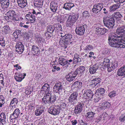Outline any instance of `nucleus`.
Instances as JSON below:
<instances>
[{
    "mask_svg": "<svg viewBox=\"0 0 125 125\" xmlns=\"http://www.w3.org/2000/svg\"><path fill=\"white\" fill-rule=\"evenodd\" d=\"M60 108L59 106L55 107H51L48 110V112L52 115H58L60 112Z\"/></svg>",
    "mask_w": 125,
    "mask_h": 125,
    "instance_id": "5",
    "label": "nucleus"
},
{
    "mask_svg": "<svg viewBox=\"0 0 125 125\" xmlns=\"http://www.w3.org/2000/svg\"><path fill=\"white\" fill-rule=\"evenodd\" d=\"M110 105L109 102H104L102 104V107L104 108L107 107V106H109Z\"/></svg>",
    "mask_w": 125,
    "mask_h": 125,
    "instance_id": "51",
    "label": "nucleus"
},
{
    "mask_svg": "<svg viewBox=\"0 0 125 125\" xmlns=\"http://www.w3.org/2000/svg\"><path fill=\"white\" fill-rule=\"evenodd\" d=\"M108 30L107 29L105 28H102L100 34L102 35H103Z\"/></svg>",
    "mask_w": 125,
    "mask_h": 125,
    "instance_id": "56",
    "label": "nucleus"
},
{
    "mask_svg": "<svg viewBox=\"0 0 125 125\" xmlns=\"http://www.w3.org/2000/svg\"><path fill=\"white\" fill-rule=\"evenodd\" d=\"M18 5L21 8H24L27 5L26 0H17Z\"/></svg>",
    "mask_w": 125,
    "mask_h": 125,
    "instance_id": "28",
    "label": "nucleus"
},
{
    "mask_svg": "<svg viewBox=\"0 0 125 125\" xmlns=\"http://www.w3.org/2000/svg\"><path fill=\"white\" fill-rule=\"evenodd\" d=\"M85 31L84 25L76 27L75 31L76 34L82 36L84 34Z\"/></svg>",
    "mask_w": 125,
    "mask_h": 125,
    "instance_id": "11",
    "label": "nucleus"
},
{
    "mask_svg": "<svg viewBox=\"0 0 125 125\" xmlns=\"http://www.w3.org/2000/svg\"><path fill=\"white\" fill-rule=\"evenodd\" d=\"M78 93L76 92H73L70 96L69 98V102L76 101L77 100Z\"/></svg>",
    "mask_w": 125,
    "mask_h": 125,
    "instance_id": "18",
    "label": "nucleus"
},
{
    "mask_svg": "<svg viewBox=\"0 0 125 125\" xmlns=\"http://www.w3.org/2000/svg\"><path fill=\"white\" fill-rule=\"evenodd\" d=\"M0 45L4 47L5 46V40L4 39V37L1 36H0Z\"/></svg>",
    "mask_w": 125,
    "mask_h": 125,
    "instance_id": "45",
    "label": "nucleus"
},
{
    "mask_svg": "<svg viewBox=\"0 0 125 125\" xmlns=\"http://www.w3.org/2000/svg\"><path fill=\"white\" fill-rule=\"evenodd\" d=\"M115 2H118L119 3H123L125 1V0H114Z\"/></svg>",
    "mask_w": 125,
    "mask_h": 125,
    "instance_id": "62",
    "label": "nucleus"
},
{
    "mask_svg": "<svg viewBox=\"0 0 125 125\" xmlns=\"http://www.w3.org/2000/svg\"><path fill=\"white\" fill-rule=\"evenodd\" d=\"M56 29L57 32V31H59L61 30L62 28L61 25L60 24H58L56 25Z\"/></svg>",
    "mask_w": 125,
    "mask_h": 125,
    "instance_id": "55",
    "label": "nucleus"
},
{
    "mask_svg": "<svg viewBox=\"0 0 125 125\" xmlns=\"http://www.w3.org/2000/svg\"><path fill=\"white\" fill-rule=\"evenodd\" d=\"M52 33L47 31L45 32L44 35L46 39H49L51 36Z\"/></svg>",
    "mask_w": 125,
    "mask_h": 125,
    "instance_id": "50",
    "label": "nucleus"
},
{
    "mask_svg": "<svg viewBox=\"0 0 125 125\" xmlns=\"http://www.w3.org/2000/svg\"><path fill=\"white\" fill-rule=\"evenodd\" d=\"M35 105V104L34 103V102H33L30 104L28 106V107L29 109H33V108Z\"/></svg>",
    "mask_w": 125,
    "mask_h": 125,
    "instance_id": "58",
    "label": "nucleus"
},
{
    "mask_svg": "<svg viewBox=\"0 0 125 125\" xmlns=\"http://www.w3.org/2000/svg\"><path fill=\"white\" fill-rule=\"evenodd\" d=\"M85 68L83 66H79L77 68L76 70L74 72L76 76L78 74L80 75H81L84 74V72L85 71Z\"/></svg>",
    "mask_w": 125,
    "mask_h": 125,
    "instance_id": "16",
    "label": "nucleus"
},
{
    "mask_svg": "<svg viewBox=\"0 0 125 125\" xmlns=\"http://www.w3.org/2000/svg\"><path fill=\"white\" fill-rule=\"evenodd\" d=\"M103 23L104 26L109 29L112 28L115 25V20L112 16L107 15L103 18Z\"/></svg>",
    "mask_w": 125,
    "mask_h": 125,
    "instance_id": "2",
    "label": "nucleus"
},
{
    "mask_svg": "<svg viewBox=\"0 0 125 125\" xmlns=\"http://www.w3.org/2000/svg\"><path fill=\"white\" fill-rule=\"evenodd\" d=\"M58 7V4L56 2L52 1L50 3V9L53 12L55 13L56 12L57 10Z\"/></svg>",
    "mask_w": 125,
    "mask_h": 125,
    "instance_id": "15",
    "label": "nucleus"
},
{
    "mask_svg": "<svg viewBox=\"0 0 125 125\" xmlns=\"http://www.w3.org/2000/svg\"><path fill=\"white\" fill-rule=\"evenodd\" d=\"M103 4L102 3H98L93 6L92 11L93 12L95 13H97L100 11L103 8Z\"/></svg>",
    "mask_w": 125,
    "mask_h": 125,
    "instance_id": "7",
    "label": "nucleus"
},
{
    "mask_svg": "<svg viewBox=\"0 0 125 125\" xmlns=\"http://www.w3.org/2000/svg\"><path fill=\"white\" fill-rule=\"evenodd\" d=\"M1 6L3 9L7 8L10 4V0H0Z\"/></svg>",
    "mask_w": 125,
    "mask_h": 125,
    "instance_id": "21",
    "label": "nucleus"
},
{
    "mask_svg": "<svg viewBox=\"0 0 125 125\" xmlns=\"http://www.w3.org/2000/svg\"><path fill=\"white\" fill-rule=\"evenodd\" d=\"M59 43L62 45V47H64L65 49L67 47V45L68 44L69 42L64 37L60 39Z\"/></svg>",
    "mask_w": 125,
    "mask_h": 125,
    "instance_id": "22",
    "label": "nucleus"
},
{
    "mask_svg": "<svg viewBox=\"0 0 125 125\" xmlns=\"http://www.w3.org/2000/svg\"><path fill=\"white\" fill-rule=\"evenodd\" d=\"M74 6V4L73 3H66L64 4L63 7L66 10H69Z\"/></svg>",
    "mask_w": 125,
    "mask_h": 125,
    "instance_id": "34",
    "label": "nucleus"
},
{
    "mask_svg": "<svg viewBox=\"0 0 125 125\" xmlns=\"http://www.w3.org/2000/svg\"><path fill=\"white\" fill-rule=\"evenodd\" d=\"M116 95V92L115 91H113L110 92L108 94V95L111 98L115 96Z\"/></svg>",
    "mask_w": 125,
    "mask_h": 125,
    "instance_id": "49",
    "label": "nucleus"
},
{
    "mask_svg": "<svg viewBox=\"0 0 125 125\" xmlns=\"http://www.w3.org/2000/svg\"><path fill=\"white\" fill-rule=\"evenodd\" d=\"M71 123L72 125H75L76 124L78 123L77 121L76 120H73L71 121Z\"/></svg>",
    "mask_w": 125,
    "mask_h": 125,
    "instance_id": "64",
    "label": "nucleus"
},
{
    "mask_svg": "<svg viewBox=\"0 0 125 125\" xmlns=\"http://www.w3.org/2000/svg\"><path fill=\"white\" fill-rule=\"evenodd\" d=\"M118 64L114 62L112 63L111 66L108 68V71L109 72H111L118 66Z\"/></svg>",
    "mask_w": 125,
    "mask_h": 125,
    "instance_id": "35",
    "label": "nucleus"
},
{
    "mask_svg": "<svg viewBox=\"0 0 125 125\" xmlns=\"http://www.w3.org/2000/svg\"><path fill=\"white\" fill-rule=\"evenodd\" d=\"M4 77L2 73L0 74V93L1 92V88H3L4 87Z\"/></svg>",
    "mask_w": 125,
    "mask_h": 125,
    "instance_id": "37",
    "label": "nucleus"
},
{
    "mask_svg": "<svg viewBox=\"0 0 125 125\" xmlns=\"http://www.w3.org/2000/svg\"><path fill=\"white\" fill-rule=\"evenodd\" d=\"M21 31L19 30H16L13 33V34L16 38H18V36L21 34Z\"/></svg>",
    "mask_w": 125,
    "mask_h": 125,
    "instance_id": "48",
    "label": "nucleus"
},
{
    "mask_svg": "<svg viewBox=\"0 0 125 125\" xmlns=\"http://www.w3.org/2000/svg\"><path fill=\"white\" fill-rule=\"evenodd\" d=\"M99 66L97 64H95L93 66L90 67L89 69V72L91 74L95 73L99 68Z\"/></svg>",
    "mask_w": 125,
    "mask_h": 125,
    "instance_id": "23",
    "label": "nucleus"
},
{
    "mask_svg": "<svg viewBox=\"0 0 125 125\" xmlns=\"http://www.w3.org/2000/svg\"><path fill=\"white\" fill-rule=\"evenodd\" d=\"M116 34L111 33L109 35L108 41L111 46L116 48H125V26L117 28L116 30Z\"/></svg>",
    "mask_w": 125,
    "mask_h": 125,
    "instance_id": "1",
    "label": "nucleus"
},
{
    "mask_svg": "<svg viewBox=\"0 0 125 125\" xmlns=\"http://www.w3.org/2000/svg\"><path fill=\"white\" fill-rule=\"evenodd\" d=\"M88 12L87 11H85L83 13V15L84 17H86L88 16Z\"/></svg>",
    "mask_w": 125,
    "mask_h": 125,
    "instance_id": "60",
    "label": "nucleus"
},
{
    "mask_svg": "<svg viewBox=\"0 0 125 125\" xmlns=\"http://www.w3.org/2000/svg\"><path fill=\"white\" fill-rule=\"evenodd\" d=\"M60 106L61 107L63 108L67 106L66 104L63 102H61V103Z\"/></svg>",
    "mask_w": 125,
    "mask_h": 125,
    "instance_id": "59",
    "label": "nucleus"
},
{
    "mask_svg": "<svg viewBox=\"0 0 125 125\" xmlns=\"http://www.w3.org/2000/svg\"><path fill=\"white\" fill-rule=\"evenodd\" d=\"M95 114V113L91 111H87L85 115L87 119H89L90 120H92L94 119V115Z\"/></svg>",
    "mask_w": 125,
    "mask_h": 125,
    "instance_id": "27",
    "label": "nucleus"
},
{
    "mask_svg": "<svg viewBox=\"0 0 125 125\" xmlns=\"http://www.w3.org/2000/svg\"><path fill=\"white\" fill-rule=\"evenodd\" d=\"M83 105L84 104H80L76 106L74 110V113L76 115L79 114L81 113Z\"/></svg>",
    "mask_w": 125,
    "mask_h": 125,
    "instance_id": "20",
    "label": "nucleus"
},
{
    "mask_svg": "<svg viewBox=\"0 0 125 125\" xmlns=\"http://www.w3.org/2000/svg\"><path fill=\"white\" fill-rule=\"evenodd\" d=\"M119 120L121 122H123L125 120V114L122 115L119 117Z\"/></svg>",
    "mask_w": 125,
    "mask_h": 125,
    "instance_id": "54",
    "label": "nucleus"
},
{
    "mask_svg": "<svg viewBox=\"0 0 125 125\" xmlns=\"http://www.w3.org/2000/svg\"><path fill=\"white\" fill-rule=\"evenodd\" d=\"M84 92V93L83 95V99H87L91 98L94 95L92 91L89 89L85 90Z\"/></svg>",
    "mask_w": 125,
    "mask_h": 125,
    "instance_id": "9",
    "label": "nucleus"
},
{
    "mask_svg": "<svg viewBox=\"0 0 125 125\" xmlns=\"http://www.w3.org/2000/svg\"><path fill=\"white\" fill-rule=\"evenodd\" d=\"M3 28V31L5 33L7 34L9 33L10 29L9 25H5Z\"/></svg>",
    "mask_w": 125,
    "mask_h": 125,
    "instance_id": "43",
    "label": "nucleus"
},
{
    "mask_svg": "<svg viewBox=\"0 0 125 125\" xmlns=\"http://www.w3.org/2000/svg\"><path fill=\"white\" fill-rule=\"evenodd\" d=\"M73 63H76L78 62H80L81 60L79 58V55L78 54L75 53L74 55V57L73 59Z\"/></svg>",
    "mask_w": 125,
    "mask_h": 125,
    "instance_id": "33",
    "label": "nucleus"
},
{
    "mask_svg": "<svg viewBox=\"0 0 125 125\" xmlns=\"http://www.w3.org/2000/svg\"><path fill=\"white\" fill-rule=\"evenodd\" d=\"M44 110L41 108H37L35 111V114L36 116L40 115L43 112Z\"/></svg>",
    "mask_w": 125,
    "mask_h": 125,
    "instance_id": "41",
    "label": "nucleus"
},
{
    "mask_svg": "<svg viewBox=\"0 0 125 125\" xmlns=\"http://www.w3.org/2000/svg\"><path fill=\"white\" fill-rule=\"evenodd\" d=\"M32 91V90L31 88H27L26 89L25 93L27 95H29L31 94Z\"/></svg>",
    "mask_w": 125,
    "mask_h": 125,
    "instance_id": "52",
    "label": "nucleus"
},
{
    "mask_svg": "<svg viewBox=\"0 0 125 125\" xmlns=\"http://www.w3.org/2000/svg\"><path fill=\"white\" fill-rule=\"evenodd\" d=\"M101 81V79L99 78H95L92 81V84L94 85V87L96 86L97 87L99 85Z\"/></svg>",
    "mask_w": 125,
    "mask_h": 125,
    "instance_id": "30",
    "label": "nucleus"
},
{
    "mask_svg": "<svg viewBox=\"0 0 125 125\" xmlns=\"http://www.w3.org/2000/svg\"><path fill=\"white\" fill-rule=\"evenodd\" d=\"M105 90L103 88H100L98 89L97 90L95 94V96L96 97V98L95 99V100H96V101L97 100V102H98L99 99H100V96L102 94H104V93Z\"/></svg>",
    "mask_w": 125,
    "mask_h": 125,
    "instance_id": "12",
    "label": "nucleus"
},
{
    "mask_svg": "<svg viewBox=\"0 0 125 125\" xmlns=\"http://www.w3.org/2000/svg\"><path fill=\"white\" fill-rule=\"evenodd\" d=\"M54 69L56 70L57 71H58L60 70V67H57L55 65L52 66Z\"/></svg>",
    "mask_w": 125,
    "mask_h": 125,
    "instance_id": "61",
    "label": "nucleus"
},
{
    "mask_svg": "<svg viewBox=\"0 0 125 125\" xmlns=\"http://www.w3.org/2000/svg\"><path fill=\"white\" fill-rule=\"evenodd\" d=\"M6 15L8 17L9 19L13 21H18L20 20L18 15L13 10H10L7 12Z\"/></svg>",
    "mask_w": 125,
    "mask_h": 125,
    "instance_id": "4",
    "label": "nucleus"
},
{
    "mask_svg": "<svg viewBox=\"0 0 125 125\" xmlns=\"http://www.w3.org/2000/svg\"><path fill=\"white\" fill-rule=\"evenodd\" d=\"M31 50L32 52L35 54H38L39 51V48L36 45H33L32 46Z\"/></svg>",
    "mask_w": 125,
    "mask_h": 125,
    "instance_id": "38",
    "label": "nucleus"
},
{
    "mask_svg": "<svg viewBox=\"0 0 125 125\" xmlns=\"http://www.w3.org/2000/svg\"><path fill=\"white\" fill-rule=\"evenodd\" d=\"M82 83L79 81H77L75 82H73L71 86L72 89L76 88L78 89L81 88L82 86Z\"/></svg>",
    "mask_w": 125,
    "mask_h": 125,
    "instance_id": "17",
    "label": "nucleus"
},
{
    "mask_svg": "<svg viewBox=\"0 0 125 125\" xmlns=\"http://www.w3.org/2000/svg\"><path fill=\"white\" fill-rule=\"evenodd\" d=\"M64 36H65V37L64 36V38H65L69 42L72 39V35L70 34H66Z\"/></svg>",
    "mask_w": 125,
    "mask_h": 125,
    "instance_id": "46",
    "label": "nucleus"
},
{
    "mask_svg": "<svg viewBox=\"0 0 125 125\" xmlns=\"http://www.w3.org/2000/svg\"><path fill=\"white\" fill-rule=\"evenodd\" d=\"M42 89L45 92H49L50 89L49 85L47 83H45L43 85Z\"/></svg>",
    "mask_w": 125,
    "mask_h": 125,
    "instance_id": "39",
    "label": "nucleus"
},
{
    "mask_svg": "<svg viewBox=\"0 0 125 125\" xmlns=\"http://www.w3.org/2000/svg\"><path fill=\"white\" fill-rule=\"evenodd\" d=\"M96 31L98 32H99L100 34L101 30L102 28L100 27H97L96 28Z\"/></svg>",
    "mask_w": 125,
    "mask_h": 125,
    "instance_id": "63",
    "label": "nucleus"
},
{
    "mask_svg": "<svg viewBox=\"0 0 125 125\" xmlns=\"http://www.w3.org/2000/svg\"><path fill=\"white\" fill-rule=\"evenodd\" d=\"M6 116L4 113H1L0 115V123L3 125H6Z\"/></svg>",
    "mask_w": 125,
    "mask_h": 125,
    "instance_id": "31",
    "label": "nucleus"
},
{
    "mask_svg": "<svg viewBox=\"0 0 125 125\" xmlns=\"http://www.w3.org/2000/svg\"><path fill=\"white\" fill-rule=\"evenodd\" d=\"M51 94L48 93L45 94L43 98H42L43 102H50L51 100Z\"/></svg>",
    "mask_w": 125,
    "mask_h": 125,
    "instance_id": "32",
    "label": "nucleus"
},
{
    "mask_svg": "<svg viewBox=\"0 0 125 125\" xmlns=\"http://www.w3.org/2000/svg\"><path fill=\"white\" fill-rule=\"evenodd\" d=\"M16 48V51L19 54H21L24 50V45L21 42H17Z\"/></svg>",
    "mask_w": 125,
    "mask_h": 125,
    "instance_id": "10",
    "label": "nucleus"
},
{
    "mask_svg": "<svg viewBox=\"0 0 125 125\" xmlns=\"http://www.w3.org/2000/svg\"><path fill=\"white\" fill-rule=\"evenodd\" d=\"M112 17H113L114 18H115L117 20H119L122 17V15L119 12H116L113 14Z\"/></svg>",
    "mask_w": 125,
    "mask_h": 125,
    "instance_id": "36",
    "label": "nucleus"
},
{
    "mask_svg": "<svg viewBox=\"0 0 125 125\" xmlns=\"http://www.w3.org/2000/svg\"><path fill=\"white\" fill-rule=\"evenodd\" d=\"M94 47L90 45H87L85 48V50L86 51L91 50L93 49Z\"/></svg>",
    "mask_w": 125,
    "mask_h": 125,
    "instance_id": "53",
    "label": "nucleus"
},
{
    "mask_svg": "<svg viewBox=\"0 0 125 125\" xmlns=\"http://www.w3.org/2000/svg\"><path fill=\"white\" fill-rule=\"evenodd\" d=\"M58 60L59 64L62 66L63 68H65L66 60L64 58L63 56H62L59 58Z\"/></svg>",
    "mask_w": 125,
    "mask_h": 125,
    "instance_id": "29",
    "label": "nucleus"
},
{
    "mask_svg": "<svg viewBox=\"0 0 125 125\" xmlns=\"http://www.w3.org/2000/svg\"><path fill=\"white\" fill-rule=\"evenodd\" d=\"M101 64L105 67H107L108 71V68L110 66L109 59L107 57L104 58L103 62Z\"/></svg>",
    "mask_w": 125,
    "mask_h": 125,
    "instance_id": "24",
    "label": "nucleus"
},
{
    "mask_svg": "<svg viewBox=\"0 0 125 125\" xmlns=\"http://www.w3.org/2000/svg\"><path fill=\"white\" fill-rule=\"evenodd\" d=\"M117 73L119 76H123L125 75V65L121 67L118 70Z\"/></svg>",
    "mask_w": 125,
    "mask_h": 125,
    "instance_id": "25",
    "label": "nucleus"
},
{
    "mask_svg": "<svg viewBox=\"0 0 125 125\" xmlns=\"http://www.w3.org/2000/svg\"><path fill=\"white\" fill-rule=\"evenodd\" d=\"M25 18L28 21H30L31 22L33 23L35 21V17L31 12H28L25 15Z\"/></svg>",
    "mask_w": 125,
    "mask_h": 125,
    "instance_id": "13",
    "label": "nucleus"
},
{
    "mask_svg": "<svg viewBox=\"0 0 125 125\" xmlns=\"http://www.w3.org/2000/svg\"><path fill=\"white\" fill-rule=\"evenodd\" d=\"M78 16L75 14L70 15L66 21V25L67 27H71L77 20Z\"/></svg>",
    "mask_w": 125,
    "mask_h": 125,
    "instance_id": "3",
    "label": "nucleus"
},
{
    "mask_svg": "<svg viewBox=\"0 0 125 125\" xmlns=\"http://www.w3.org/2000/svg\"><path fill=\"white\" fill-rule=\"evenodd\" d=\"M46 30L47 31L52 33L54 31V28L52 25H50L47 26Z\"/></svg>",
    "mask_w": 125,
    "mask_h": 125,
    "instance_id": "42",
    "label": "nucleus"
},
{
    "mask_svg": "<svg viewBox=\"0 0 125 125\" xmlns=\"http://www.w3.org/2000/svg\"><path fill=\"white\" fill-rule=\"evenodd\" d=\"M57 33L58 35L61 37H64V34H63V32L61 30L59 31H57Z\"/></svg>",
    "mask_w": 125,
    "mask_h": 125,
    "instance_id": "57",
    "label": "nucleus"
},
{
    "mask_svg": "<svg viewBox=\"0 0 125 125\" xmlns=\"http://www.w3.org/2000/svg\"><path fill=\"white\" fill-rule=\"evenodd\" d=\"M42 0H34V4L35 8L39 9L41 8L43 5Z\"/></svg>",
    "mask_w": 125,
    "mask_h": 125,
    "instance_id": "26",
    "label": "nucleus"
},
{
    "mask_svg": "<svg viewBox=\"0 0 125 125\" xmlns=\"http://www.w3.org/2000/svg\"><path fill=\"white\" fill-rule=\"evenodd\" d=\"M51 100L50 102H55L57 101L59 99L58 97L56 95L51 96L50 97Z\"/></svg>",
    "mask_w": 125,
    "mask_h": 125,
    "instance_id": "47",
    "label": "nucleus"
},
{
    "mask_svg": "<svg viewBox=\"0 0 125 125\" xmlns=\"http://www.w3.org/2000/svg\"><path fill=\"white\" fill-rule=\"evenodd\" d=\"M15 74L16 75L14 76V78L16 81L18 82H21L26 75V73H23L22 74L20 72L16 73Z\"/></svg>",
    "mask_w": 125,
    "mask_h": 125,
    "instance_id": "8",
    "label": "nucleus"
},
{
    "mask_svg": "<svg viewBox=\"0 0 125 125\" xmlns=\"http://www.w3.org/2000/svg\"><path fill=\"white\" fill-rule=\"evenodd\" d=\"M76 76L74 72H71L66 76V78L67 81L70 82L75 79Z\"/></svg>",
    "mask_w": 125,
    "mask_h": 125,
    "instance_id": "14",
    "label": "nucleus"
},
{
    "mask_svg": "<svg viewBox=\"0 0 125 125\" xmlns=\"http://www.w3.org/2000/svg\"><path fill=\"white\" fill-rule=\"evenodd\" d=\"M73 62V60L71 59H69L67 60H66V65L65 68H67L70 65H71L72 64Z\"/></svg>",
    "mask_w": 125,
    "mask_h": 125,
    "instance_id": "44",
    "label": "nucleus"
},
{
    "mask_svg": "<svg viewBox=\"0 0 125 125\" xmlns=\"http://www.w3.org/2000/svg\"><path fill=\"white\" fill-rule=\"evenodd\" d=\"M119 6L120 5L118 4H114L110 7V10L111 11H114L117 9Z\"/></svg>",
    "mask_w": 125,
    "mask_h": 125,
    "instance_id": "40",
    "label": "nucleus"
},
{
    "mask_svg": "<svg viewBox=\"0 0 125 125\" xmlns=\"http://www.w3.org/2000/svg\"><path fill=\"white\" fill-rule=\"evenodd\" d=\"M20 112V111L18 109H15L13 113L10 115V119L12 120L17 118L19 116Z\"/></svg>",
    "mask_w": 125,
    "mask_h": 125,
    "instance_id": "19",
    "label": "nucleus"
},
{
    "mask_svg": "<svg viewBox=\"0 0 125 125\" xmlns=\"http://www.w3.org/2000/svg\"><path fill=\"white\" fill-rule=\"evenodd\" d=\"M63 86L62 83L60 82L56 83L54 85L53 88V92L55 93H59L62 91Z\"/></svg>",
    "mask_w": 125,
    "mask_h": 125,
    "instance_id": "6",
    "label": "nucleus"
}]
</instances>
